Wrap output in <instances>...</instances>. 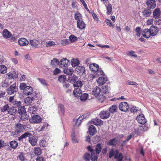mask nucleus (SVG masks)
I'll use <instances>...</instances> for the list:
<instances>
[{
	"label": "nucleus",
	"mask_w": 161,
	"mask_h": 161,
	"mask_svg": "<svg viewBox=\"0 0 161 161\" xmlns=\"http://www.w3.org/2000/svg\"><path fill=\"white\" fill-rule=\"evenodd\" d=\"M101 92V89L99 87L96 86L93 89L92 92V94L97 97V99L101 103H103L106 99V97L102 94L99 95Z\"/></svg>",
	"instance_id": "f257e3e1"
},
{
	"label": "nucleus",
	"mask_w": 161,
	"mask_h": 161,
	"mask_svg": "<svg viewBox=\"0 0 161 161\" xmlns=\"http://www.w3.org/2000/svg\"><path fill=\"white\" fill-rule=\"evenodd\" d=\"M14 106L16 107L17 109V114H22L25 112V107L22 105L20 101H15L13 102Z\"/></svg>",
	"instance_id": "f03ea898"
},
{
	"label": "nucleus",
	"mask_w": 161,
	"mask_h": 161,
	"mask_svg": "<svg viewBox=\"0 0 161 161\" xmlns=\"http://www.w3.org/2000/svg\"><path fill=\"white\" fill-rule=\"evenodd\" d=\"M25 125H23L19 123L16 124L14 127L15 130L12 132V135L13 136L17 135L18 134L22 132L25 128Z\"/></svg>",
	"instance_id": "7ed1b4c3"
},
{
	"label": "nucleus",
	"mask_w": 161,
	"mask_h": 161,
	"mask_svg": "<svg viewBox=\"0 0 161 161\" xmlns=\"http://www.w3.org/2000/svg\"><path fill=\"white\" fill-rule=\"evenodd\" d=\"M119 108L121 111L126 112L130 108L128 103L125 102L120 103L119 105Z\"/></svg>",
	"instance_id": "20e7f679"
},
{
	"label": "nucleus",
	"mask_w": 161,
	"mask_h": 161,
	"mask_svg": "<svg viewBox=\"0 0 161 161\" xmlns=\"http://www.w3.org/2000/svg\"><path fill=\"white\" fill-rule=\"evenodd\" d=\"M18 91V87L16 86V83L10 85L7 89V92L9 95L14 94Z\"/></svg>",
	"instance_id": "39448f33"
},
{
	"label": "nucleus",
	"mask_w": 161,
	"mask_h": 161,
	"mask_svg": "<svg viewBox=\"0 0 161 161\" xmlns=\"http://www.w3.org/2000/svg\"><path fill=\"white\" fill-rule=\"evenodd\" d=\"M42 119L39 115L35 114L30 119V121L32 123H39L41 122Z\"/></svg>",
	"instance_id": "423d86ee"
},
{
	"label": "nucleus",
	"mask_w": 161,
	"mask_h": 161,
	"mask_svg": "<svg viewBox=\"0 0 161 161\" xmlns=\"http://www.w3.org/2000/svg\"><path fill=\"white\" fill-rule=\"evenodd\" d=\"M31 97H27L25 100V102L27 101L29 103H31L34 100H36L38 99V97L37 96L38 94L36 93V92H32Z\"/></svg>",
	"instance_id": "0eeeda50"
},
{
	"label": "nucleus",
	"mask_w": 161,
	"mask_h": 161,
	"mask_svg": "<svg viewBox=\"0 0 161 161\" xmlns=\"http://www.w3.org/2000/svg\"><path fill=\"white\" fill-rule=\"evenodd\" d=\"M136 119L139 123L144 125L147 122V120L143 114H140L136 117Z\"/></svg>",
	"instance_id": "6e6552de"
},
{
	"label": "nucleus",
	"mask_w": 161,
	"mask_h": 161,
	"mask_svg": "<svg viewBox=\"0 0 161 161\" xmlns=\"http://www.w3.org/2000/svg\"><path fill=\"white\" fill-rule=\"evenodd\" d=\"M105 75L103 70L101 69H99L98 70L95 71L93 74H92L91 78L92 79L98 77L100 75L103 76Z\"/></svg>",
	"instance_id": "1a4fd4ad"
},
{
	"label": "nucleus",
	"mask_w": 161,
	"mask_h": 161,
	"mask_svg": "<svg viewBox=\"0 0 161 161\" xmlns=\"http://www.w3.org/2000/svg\"><path fill=\"white\" fill-rule=\"evenodd\" d=\"M75 72L80 75H82L85 74V67L82 66H77L75 69Z\"/></svg>",
	"instance_id": "9d476101"
},
{
	"label": "nucleus",
	"mask_w": 161,
	"mask_h": 161,
	"mask_svg": "<svg viewBox=\"0 0 161 161\" xmlns=\"http://www.w3.org/2000/svg\"><path fill=\"white\" fill-rule=\"evenodd\" d=\"M3 35L5 38H11L12 40L14 39L15 38L12 36L11 33L7 29H4L3 31Z\"/></svg>",
	"instance_id": "9b49d317"
},
{
	"label": "nucleus",
	"mask_w": 161,
	"mask_h": 161,
	"mask_svg": "<svg viewBox=\"0 0 161 161\" xmlns=\"http://www.w3.org/2000/svg\"><path fill=\"white\" fill-rule=\"evenodd\" d=\"M29 142L31 143L32 146H35L37 144V136H32L31 134V136H30L29 138Z\"/></svg>",
	"instance_id": "f8f14e48"
},
{
	"label": "nucleus",
	"mask_w": 161,
	"mask_h": 161,
	"mask_svg": "<svg viewBox=\"0 0 161 161\" xmlns=\"http://www.w3.org/2000/svg\"><path fill=\"white\" fill-rule=\"evenodd\" d=\"M142 14L144 18H147L150 16L152 14V11L150 8H146L142 12Z\"/></svg>",
	"instance_id": "ddd939ff"
},
{
	"label": "nucleus",
	"mask_w": 161,
	"mask_h": 161,
	"mask_svg": "<svg viewBox=\"0 0 161 161\" xmlns=\"http://www.w3.org/2000/svg\"><path fill=\"white\" fill-rule=\"evenodd\" d=\"M60 66L61 68H67L69 64V61L66 58H64L62 59L60 62Z\"/></svg>",
	"instance_id": "4468645a"
},
{
	"label": "nucleus",
	"mask_w": 161,
	"mask_h": 161,
	"mask_svg": "<svg viewBox=\"0 0 161 161\" xmlns=\"http://www.w3.org/2000/svg\"><path fill=\"white\" fill-rule=\"evenodd\" d=\"M90 115V113H87L82 115L80 116V117L77 119L76 122V125H78L79 123L81 122V121L83 119L89 118Z\"/></svg>",
	"instance_id": "2eb2a0df"
},
{
	"label": "nucleus",
	"mask_w": 161,
	"mask_h": 161,
	"mask_svg": "<svg viewBox=\"0 0 161 161\" xmlns=\"http://www.w3.org/2000/svg\"><path fill=\"white\" fill-rule=\"evenodd\" d=\"M107 78L106 76L104 75L102 77H100L97 80V82L99 86L102 85L104 84L107 81Z\"/></svg>",
	"instance_id": "dca6fc26"
},
{
	"label": "nucleus",
	"mask_w": 161,
	"mask_h": 161,
	"mask_svg": "<svg viewBox=\"0 0 161 161\" xmlns=\"http://www.w3.org/2000/svg\"><path fill=\"white\" fill-rule=\"evenodd\" d=\"M146 4L149 8H154L156 6L155 0H146Z\"/></svg>",
	"instance_id": "f3484780"
},
{
	"label": "nucleus",
	"mask_w": 161,
	"mask_h": 161,
	"mask_svg": "<svg viewBox=\"0 0 161 161\" xmlns=\"http://www.w3.org/2000/svg\"><path fill=\"white\" fill-rule=\"evenodd\" d=\"M100 118L103 119L108 118L110 116L109 112L108 111H103L99 114Z\"/></svg>",
	"instance_id": "a211bd4d"
},
{
	"label": "nucleus",
	"mask_w": 161,
	"mask_h": 161,
	"mask_svg": "<svg viewBox=\"0 0 161 161\" xmlns=\"http://www.w3.org/2000/svg\"><path fill=\"white\" fill-rule=\"evenodd\" d=\"M150 32H151V36H155L158 33V29L155 26L152 25L150 28Z\"/></svg>",
	"instance_id": "6ab92c4d"
},
{
	"label": "nucleus",
	"mask_w": 161,
	"mask_h": 161,
	"mask_svg": "<svg viewBox=\"0 0 161 161\" xmlns=\"http://www.w3.org/2000/svg\"><path fill=\"white\" fill-rule=\"evenodd\" d=\"M19 44L22 46H25L29 44V42L26 39L24 38H20L18 41Z\"/></svg>",
	"instance_id": "aec40b11"
},
{
	"label": "nucleus",
	"mask_w": 161,
	"mask_h": 161,
	"mask_svg": "<svg viewBox=\"0 0 161 161\" xmlns=\"http://www.w3.org/2000/svg\"><path fill=\"white\" fill-rule=\"evenodd\" d=\"M142 35L143 37L148 38L151 36L150 29H144L142 32Z\"/></svg>",
	"instance_id": "412c9836"
},
{
	"label": "nucleus",
	"mask_w": 161,
	"mask_h": 161,
	"mask_svg": "<svg viewBox=\"0 0 161 161\" xmlns=\"http://www.w3.org/2000/svg\"><path fill=\"white\" fill-rule=\"evenodd\" d=\"M77 27L80 30L84 29L85 28L86 25L82 20H78L77 21Z\"/></svg>",
	"instance_id": "4be33fe9"
},
{
	"label": "nucleus",
	"mask_w": 161,
	"mask_h": 161,
	"mask_svg": "<svg viewBox=\"0 0 161 161\" xmlns=\"http://www.w3.org/2000/svg\"><path fill=\"white\" fill-rule=\"evenodd\" d=\"M82 92L81 88H75L73 91V93L75 96L79 97L81 95Z\"/></svg>",
	"instance_id": "5701e85b"
},
{
	"label": "nucleus",
	"mask_w": 161,
	"mask_h": 161,
	"mask_svg": "<svg viewBox=\"0 0 161 161\" xmlns=\"http://www.w3.org/2000/svg\"><path fill=\"white\" fill-rule=\"evenodd\" d=\"M89 68L94 73L99 69V65L93 63L90 65Z\"/></svg>",
	"instance_id": "b1692460"
},
{
	"label": "nucleus",
	"mask_w": 161,
	"mask_h": 161,
	"mask_svg": "<svg viewBox=\"0 0 161 161\" xmlns=\"http://www.w3.org/2000/svg\"><path fill=\"white\" fill-rule=\"evenodd\" d=\"M116 155H115L114 158L115 159H118V161H122L123 158L122 154L121 153H119V151L116 149L115 150Z\"/></svg>",
	"instance_id": "393cba45"
},
{
	"label": "nucleus",
	"mask_w": 161,
	"mask_h": 161,
	"mask_svg": "<svg viewBox=\"0 0 161 161\" xmlns=\"http://www.w3.org/2000/svg\"><path fill=\"white\" fill-rule=\"evenodd\" d=\"M32 92V88L30 86H27L25 89V90L23 91L24 93L27 96L30 95L31 94Z\"/></svg>",
	"instance_id": "a878e982"
},
{
	"label": "nucleus",
	"mask_w": 161,
	"mask_h": 161,
	"mask_svg": "<svg viewBox=\"0 0 161 161\" xmlns=\"http://www.w3.org/2000/svg\"><path fill=\"white\" fill-rule=\"evenodd\" d=\"M78 77L75 74H72L68 77V81L70 83H74L78 79Z\"/></svg>",
	"instance_id": "bb28decb"
},
{
	"label": "nucleus",
	"mask_w": 161,
	"mask_h": 161,
	"mask_svg": "<svg viewBox=\"0 0 161 161\" xmlns=\"http://www.w3.org/2000/svg\"><path fill=\"white\" fill-rule=\"evenodd\" d=\"M161 11L159 8H156L153 12V17L155 19L160 17Z\"/></svg>",
	"instance_id": "cd10ccee"
},
{
	"label": "nucleus",
	"mask_w": 161,
	"mask_h": 161,
	"mask_svg": "<svg viewBox=\"0 0 161 161\" xmlns=\"http://www.w3.org/2000/svg\"><path fill=\"white\" fill-rule=\"evenodd\" d=\"M64 73L68 75L69 76L73 74L74 71L72 68H68L67 67L64 68Z\"/></svg>",
	"instance_id": "c85d7f7f"
},
{
	"label": "nucleus",
	"mask_w": 161,
	"mask_h": 161,
	"mask_svg": "<svg viewBox=\"0 0 161 161\" xmlns=\"http://www.w3.org/2000/svg\"><path fill=\"white\" fill-rule=\"evenodd\" d=\"M31 134L29 132H25L20 136L18 137V139L19 141H21L22 139H25L27 137L29 138L30 136H31Z\"/></svg>",
	"instance_id": "c756f323"
},
{
	"label": "nucleus",
	"mask_w": 161,
	"mask_h": 161,
	"mask_svg": "<svg viewBox=\"0 0 161 161\" xmlns=\"http://www.w3.org/2000/svg\"><path fill=\"white\" fill-rule=\"evenodd\" d=\"M17 109L16 108V107L14 106V107H11L8 109V113L9 114L11 115H14L16 114H17Z\"/></svg>",
	"instance_id": "7c9ffc66"
},
{
	"label": "nucleus",
	"mask_w": 161,
	"mask_h": 161,
	"mask_svg": "<svg viewBox=\"0 0 161 161\" xmlns=\"http://www.w3.org/2000/svg\"><path fill=\"white\" fill-rule=\"evenodd\" d=\"M110 90V87H108L107 85H105L102 86V90H101V92L102 93L104 94H108L109 93Z\"/></svg>",
	"instance_id": "2f4dec72"
},
{
	"label": "nucleus",
	"mask_w": 161,
	"mask_h": 161,
	"mask_svg": "<svg viewBox=\"0 0 161 161\" xmlns=\"http://www.w3.org/2000/svg\"><path fill=\"white\" fill-rule=\"evenodd\" d=\"M89 131L90 135L93 136L96 133L97 130L93 125H91L89 127Z\"/></svg>",
	"instance_id": "473e14b6"
},
{
	"label": "nucleus",
	"mask_w": 161,
	"mask_h": 161,
	"mask_svg": "<svg viewBox=\"0 0 161 161\" xmlns=\"http://www.w3.org/2000/svg\"><path fill=\"white\" fill-rule=\"evenodd\" d=\"M82 82L79 80H76L73 83V86L75 88H81L83 86Z\"/></svg>",
	"instance_id": "72a5a7b5"
},
{
	"label": "nucleus",
	"mask_w": 161,
	"mask_h": 161,
	"mask_svg": "<svg viewBox=\"0 0 161 161\" xmlns=\"http://www.w3.org/2000/svg\"><path fill=\"white\" fill-rule=\"evenodd\" d=\"M37 110V108L36 105H31L28 108V110L30 113L34 114Z\"/></svg>",
	"instance_id": "f704fd0d"
},
{
	"label": "nucleus",
	"mask_w": 161,
	"mask_h": 161,
	"mask_svg": "<svg viewBox=\"0 0 161 161\" xmlns=\"http://www.w3.org/2000/svg\"><path fill=\"white\" fill-rule=\"evenodd\" d=\"M90 123L91 124H92L96 125H98L102 124L103 121L98 119H94L93 120L89 121V123Z\"/></svg>",
	"instance_id": "c9c22d12"
},
{
	"label": "nucleus",
	"mask_w": 161,
	"mask_h": 161,
	"mask_svg": "<svg viewBox=\"0 0 161 161\" xmlns=\"http://www.w3.org/2000/svg\"><path fill=\"white\" fill-rule=\"evenodd\" d=\"M117 141L115 138L109 140L107 143L108 145L110 146H115L117 143Z\"/></svg>",
	"instance_id": "e433bc0d"
},
{
	"label": "nucleus",
	"mask_w": 161,
	"mask_h": 161,
	"mask_svg": "<svg viewBox=\"0 0 161 161\" xmlns=\"http://www.w3.org/2000/svg\"><path fill=\"white\" fill-rule=\"evenodd\" d=\"M71 63L72 67H75L79 64L80 62L77 59L73 58L71 60Z\"/></svg>",
	"instance_id": "4c0bfd02"
},
{
	"label": "nucleus",
	"mask_w": 161,
	"mask_h": 161,
	"mask_svg": "<svg viewBox=\"0 0 161 161\" xmlns=\"http://www.w3.org/2000/svg\"><path fill=\"white\" fill-rule=\"evenodd\" d=\"M7 77L9 79L17 78L18 77V74L16 73L14 74L9 73L7 74Z\"/></svg>",
	"instance_id": "58836bf2"
},
{
	"label": "nucleus",
	"mask_w": 161,
	"mask_h": 161,
	"mask_svg": "<svg viewBox=\"0 0 161 161\" xmlns=\"http://www.w3.org/2000/svg\"><path fill=\"white\" fill-rule=\"evenodd\" d=\"M118 109V107L117 105H113L111 106L109 108V110L111 113H114L116 112Z\"/></svg>",
	"instance_id": "ea45409f"
},
{
	"label": "nucleus",
	"mask_w": 161,
	"mask_h": 161,
	"mask_svg": "<svg viewBox=\"0 0 161 161\" xmlns=\"http://www.w3.org/2000/svg\"><path fill=\"white\" fill-rule=\"evenodd\" d=\"M39 42L36 40H30V44L33 47H36L38 45Z\"/></svg>",
	"instance_id": "a19ab883"
},
{
	"label": "nucleus",
	"mask_w": 161,
	"mask_h": 161,
	"mask_svg": "<svg viewBox=\"0 0 161 161\" xmlns=\"http://www.w3.org/2000/svg\"><path fill=\"white\" fill-rule=\"evenodd\" d=\"M102 150V145L100 143H98L97 144L96 148L95 151L97 154H99L101 152Z\"/></svg>",
	"instance_id": "79ce46f5"
},
{
	"label": "nucleus",
	"mask_w": 161,
	"mask_h": 161,
	"mask_svg": "<svg viewBox=\"0 0 161 161\" xmlns=\"http://www.w3.org/2000/svg\"><path fill=\"white\" fill-rule=\"evenodd\" d=\"M10 147L13 149H15L18 146L17 142L15 141H11L10 143Z\"/></svg>",
	"instance_id": "37998d69"
},
{
	"label": "nucleus",
	"mask_w": 161,
	"mask_h": 161,
	"mask_svg": "<svg viewBox=\"0 0 161 161\" xmlns=\"http://www.w3.org/2000/svg\"><path fill=\"white\" fill-rule=\"evenodd\" d=\"M20 116V119L22 120H25L28 119L29 118V115L26 113V112H24V114H19Z\"/></svg>",
	"instance_id": "c03bdc74"
},
{
	"label": "nucleus",
	"mask_w": 161,
	"mask_h": 161,
	"mask_svg": "<svg viewBox=\"0 0 161 161\" xmlns=\"http://www.w3.org/2000/svg\"><path fill=\"white\" fill-rule=\"evenodd\" d=\"M105 6L107 9L106 13L108 15H109L112 12V5L110 4H109L108 6L106 5Z\"/></svg>",
	"instance_id": "a18cd8bd"
},
{
	"label": "nucleus",
	"mask_w": 161,
	"mask_h": 161,
	"mask_svg": "<svg viewBox=\"0 0 161 161\" xmlns=\"http://www.w3.org/2000/svg\"><path fill=\"white\" fill-rule=\"evenodd\" d=\"M7 67L4 65H2L0 66V73L4 74H5L7 71Z\"/></svg>",
	"instance_id": "49530a36"
},
{
	"label": "nucleus",
	"mask_w": 161,
	"mask_h": 161,
	"mask_svg": "<svg viewBox=\"0 0 161 161\" xmlns=\"http://www.w3.org/2000/svg\"><path fill=\"white\" fill-rule=\"evenodd\" d=\"M59 109L60 111L61 114H64L65 112V108L63 104H59L58 105Z\"/></svg>",
	"instance_id": "de8ad7c7"
},
{
	"label": "nucleus",
	"mask_w": 161,
	"mask_h": 161,
	"mask_svg": "<svg viewBox=\"0 0 161 161\" xmlns=\"http://www.w3.org/2000/svg\"><path fill=\"white\" fill-rule=\"evenodd\" d=\"M59 63V61L57 58H53L51 61V64L53 66H56V65Z\"/></svg>",
	"instance_id": "09e8293b"
},
{
	"label": "nucleus",
	"mask_w": 161,
	"mask_h": 161,
	"mask_svg": "<svg viewBox=\"0 0 161 161\" xmlns=\"http://www.w3.org/2000/svg\"><path fill=\"white\" fill-rule=\"evenodd\" d=\"M88 96V94L86 93L81 94L80 96V99L82 101H86L87 98Z\"/></svg>",
	"instance_id": "8fccbe9b"
},
{
	"label": "nucleus",
	"mask_w": 161,
	"mask_h": 161,
	"mask_svg": "<svg viewBox=\"0 0 161 161\" xmlns=\"http://www.w3.org/2000/svg\"><path fill=\"white\" fill-rule=\"evenodd\" d=\"M66 80V77L65 75H61L58 77V80L61 82H65Z\"/></svg>",
	"instance_id": "3c124183"
},
{
	"label": "nucleus",
	"mask_w": 161,
	"mask_h": 161,
	"mask_svg": "<svg viewBox=\"0 0 161 161\" xmlns=\"http://www.w3.org/2000/svg\"><path fill=\"white\" fill-rule=\"evenodd\" d=\"M75 18L76 20H80L82 18V16L81 14L78 12H77L75 13Z\"/></svg>",
	"instance_id": "603ef678"
},
{
	"label": "nucleus",
	"mask_w": 161,
	"mask_h": 161,
	"mask_svg": "<svg viewBox=\"0 0 161 161\" xmlns=\"http://www.w3.org/2000/svg\"><path fill=\"white\" fill-rule=\"evenodd\" d=\"M37 80L44 86H47L48 85L47 81L44 79L38 78Z\"/></svg>",
	"instance_id": "864d4df0"
},
{
	"label": "nucleus",
	"mask_w": 161,
	"mask_h": 161,
	"mask_svg": "<svg viewBox=\"0 0 161 161\" xmlns=\"http://www.w3.org/2000/svg\"><path fill=\"white\" fill-rule=\"evenodd\" d=\"M91 157V154L88 153H86L84 156V159L86 161H89Z\"/></svg>",
	"instance_id": "5fc2aeb1"
},
{
	"label": "nucleus",
	"mask_w": 161,
	"mask_h": 161,
	"mask_svg": "<svg viewBox=\"0 0 161 161\" xmlns=\"http://www.w3.org/2000/svg\"><path fill=\"white\" fill-rule=\"evenodd\" d=\"M34 153L35 154L37 155H40L42 153L41 148L39 147H35Z\"/></svg>",
	"instance_id": "6e6d98bb"
},
{
	"label": "nucleus",
	"mask_w": 161,
	"mask_h": 161,
	"mask_svg": "<svg viewBox=\"0 0 161 161\" xmlns=\"http://www.w3.org/2000/svg\"><path fill=\"white\" fill-rule=\"evenodd\" d=\"M69 40L71 42H75L77 40V37L74 35H71L69 36Z\"/></svg>",
	"instance_id": "4d7b16f0"
},
{
	"label": "nucleus",
	"mask_w": 161,
	"mask_h": 161,
	"mask_svg": "<svg viewBox=\"0 0 161 161\" xmlns=\"http://www.w3.org/2000/svg\"><path fill=\"white\" fill-rule=\"evenodd\" d=\"M71 137L72 141L73 143H76L78 142V141L77 138L75 136L74 132H73V133H72L71 135Z\"/></svg>",
	"instance_id": "13d9d810"
},
{
	"label": "nucleus",
	"mask_w": 161,
	"mask_h": 161,
	"mask_svg": "<svg viewBox=\"0 0 161 161\" xmlns=\"http://www.w3.org/2000/svg\"><path fill=\"white\" fill-rule=\"evenodd\" d=\"M127 54L128 56L134 57L135 58L137 57V55L135 54V52L133 51H130L127 52Z\"/></svg>",
	"instance_id": "bf43d9fd"
},
{
	"label": "nucleus",
	"mask_w": 161,
	"mask_h": 161,
	"mask_svg": "<svg viewBox=\"0 0 161 161\" xmlns=\"http://www.w3.org/2000/svg\"><path fill=\"white\" fill-rule=\"evenodd\" d=\"M126 83L128 85L136 86L138 85V84L134 81L128 80L126 81Z\"/></svg>",
	"instance_id": "052dcab7"
},
{
	"label": "nucleus",
	"mask_w": 161,
	"mask_h": 161,
	"mask_svg": "<svg viewBox=\"0 0 161 161\" xmlns=\"http://www.w3.org/2000/svg\"><path fill=\"white\" fill-rule=\"evenodd\" d=\"M116 155L115 150L114 151V149H112L110 151L109 154V158H111L113 156Z\"/></svg>",
	"instance_id": "680f3d73"
},
{
	"label": "nucleus",
	"mask_w": 161,
	"mask_h": 161,
	"mask_svg": "<svg viewBox=\"0 0 161 161\" xmlns=\"http://www.w3.org/2000/svg\"><path fill=\"white\" fill-rule=\"evenodd\" d=\"M46 47H52L55 45V42L53 41H48L46 42Z\"/></svg>",
	"instance_id": "e2e57ef3"
},
{
	"label": "nucleus",
	"mask_w": 161,
	"mask_h": 161,
	"mask_svg": "<svg viewBox=\"0 0 161 161\" xmlns=\"http://www.w3.org/2000/svg\"><path fill=\"white\" fill-rule=\"evenodd\" d=\"M92 161H97V157L95 153H91V158Z\"/></svg>",
	"instance_id": "0e129e2a"
},
{
	"label": "nucleus",
	"mask_w": 161,
	"mask_h": 161,
	"mask_svg": "<svg viewBox=\"0 0 161 161\" xmlns=\"http://www.w3.org/2000/svg\"><path fill=\"white\" fill-rule=\"evenodd\" d=\"M9 106L8 104L5 105L1 109V112H5L7 110H8Z\"/></svg>",
	"instance_id": "69168bd1"
},
{
	"label": "nucleus",
	"mask_w": 161,
	"mask_h": 161,
	"mask_svg": "<svg viewBox=\"0 0 161 161\" xmlns=\"http://www.w3.org/2000/svg\"><path fill=\"white\" fill-rule=\"evenodd\" d=\"M155 24L157 25H161V19L160 17L155 19Z\"/></svg>",
	"instance_id": "338daca9"
},
{
	"label": "nucleus",
	"mask_w": 161,
	"mask_h": 161,
	"mask_svg": "<svg viewBox=\"0 0 161 161\" xmlns=\"http://www.w3.org/2000/svg\"><path fill=\"white\" fill-rule=\"evenodd\" d=\"M138 110V108H136L135 106H133L130 108V111L133 113L136 112Z\"/></svg>",
	"instance_id": "774afa93"
}]
</instances>
